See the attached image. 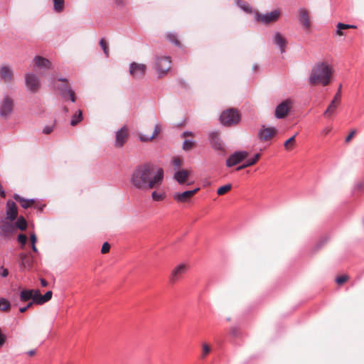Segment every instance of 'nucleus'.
<instances>
[{"instance_id": "obj_1", "label": "nucleus", "mask_w": 364, "mask_h": 364, "mask_svg": "<svg viewBox=\"0 0 364 364\" xmlns=\"http://www.w3.org/2000/svg\"><path fill=\"white\" fill-rule=\"evenodd\" d=\"M164 171L162 168H156L150 164L137 166L130 176L131 185L139 191L158 188L162 183Z\"/></svg>"}, {"instance_id": "obj_2", "label": "nucleus", "mask_w": 364, "mask_h": 364, "mask_svg": "<svg viewBox=\"0 0 364 364\" xmlns=\"http://www.w3.org/2000/svg\"><path fill=\"white\" fill-rule=\"evenodd\" d=\"M332 74L331 68L326 63L316 64L310 73L309 83L311 85L321 84L326 86L329 84Z\"/></svg>"}, {"instance_id": "obj_3", "label": "nucleus", "mask_w": 364, "mask_h": 364, "mask_svg": "<svg viewBox=\"0 0 364 364\" xmlns=\"http://www.w3.org/2000/svg\"><path fill=\"white\" fill-rule=\"evenodd\" d=\"M220 123L225 126L237 124L240 121V115L237 110L233 108L223 111L220 116Z\"/></svg>"}, {"instance_id": "obj_4", "label": "nucleus", "mask_w": 364, "mask_h": 364, "mask_svg": "<svg viewBox=\"0 0 364 364\" xmlns=\"http://www.w3.org/2000/svg\"><path fill=\"white\" fill-rule=\"evenodd\" d=\"M14 100L9 95H5L0 102V116L1 118L7 119L12 114L14 110Z\"/></svg>"}, {"instance_id": "obj_5", "label": "nucleus", "mask_w": 364, "mask_h": 364, "mask_svg": "<svg viewBox=\"0 0 364 364\" xmlns=\"http://www.w3.org/2000/svg\"><path fill=\"white\" fill-rule=\"evenodd\" d=\"M25 84L28 90L32 93L37 92L41 87L39 77L33 73H28L25 75Z\"/></svg>"}, {"instance_id": "obj_6", "label": "nucleus", "mask_w": 364, "mask_h": 364, "mask_svg": "<svg viewBox=\"0 0 364 364\" xmlns=\"http://www.w3.org/2000/svg\"><path fill=\"white\" fill-rule=\"evenodd\" d=\"M188 271V266L185 263L177 264L173 268L169 276V282L175 284L179 281Z\"/></svg>"}, {"instance_id": "obj_7", "label": "nucleus", "mask_w": 364, "mask_h": 364, "mask_svg": "<svg viewBox=\"0 0 364 364\" xmlns=\"http://www.w3.org/2000/svg\"><path fill=\"white\" fill-rule=\"evenodd\" d=\"M155 68L160 76L165 75L171 68L169 57H157L155 60Z\"/></svg>"}, {"instance_id": "obj_8", "label": "nucleus", "mask_w": 364, "mask_h": 364, "mask_svg": "<svg viewBox=\"0 0 364 364\" xmlns=\"http://www.w3.org/2000/svg\"><path fill=\"white\" fill-rule=\"evenodd\" d=\"M146 71V65L133 62L129 65V74L135 79H141Z\"/></svg>"}, {"instance_id": "obj_9", "label": "nucleus", "mask_w": 364, "mask_h": 364, "mask_svg": "<svg viewBox=\"0 0 364 364\" xmlns=\"http://www.w3.org/2000/svg\"><path fill=\"white\" fill-rule=\"evenodd\" d=\"M248 156V153L245 151H237L232 154L226 160V166L232 167L245 160Z\"/></svg>"}, {"instance_id": "obj_10", "label": "nucleus", "mask_w": 364, "mask_h": 364, "mask_svg": "<svg viewBox=\"0 0 364 364\" xmlns=\"http://www.w3.org/2000/svg\"><path fill=\"white\" fill-rule=\"evenodd\" d=\"M279 16L280 11L279 10H274L264 14L257 13L256 19L257 21H262L263 23L267 24L276 21Z\"/></svg>"}, {"instance_id": "obj_11", "label": "nucleus", "mask_w": 364, "mask_h": 364, "mask_svg": "<svg viewBox=\"0 0 364 364\" xmlns=\"http://www.w3.org/2000/svg\"><path fill=\"white\" fill-rule=\"evenodd\" d=\"M16 231V226L8 221L2 220L0 223V235L4 237H9Z\"/></svg>"}, {"instance_id": "obj_12", "label": "nucleus", "mask_w": 364, "mask_h": 364, "mask_svg": "<svg viewBox=\"0 0 364 364\" xmlns=\"http://www.w3.org/2000/svg\"><path fill=\"white\" fill-rule=\"evenodd\" d=\"M128 136V129L126 126H124L116 132L114 146L117 148L122 147L127 141Z\"/></svg>"}, {"instance_id": "obj_13", "label": "nucleus", "mask_w": 364, "mask_h": 364, "mask_svg": "<svg viewBox=\"0 0 364 364\" xmlns=\"http://www.w3.org/2000/svg\"><path fill=\"white\" fill-rule=\"evenodd\" d=\"M209 140L211 144V146L213 149L217 151H223V141L220 136L218 132H211L209 133Z\"/></svg>"}, {"instance_id": "obj_14", "label": "nucleus", "mask_w": 364, "mask_h": 364, "mask_svg": "<svg viewBox=\"0 0 364 364\" xmlns=\"http://www.w3.org/2000/svg\"><path fill=\"white\" fill-rule=\"evenodd\" d=\"M290 110V103L288 100L283 101L279 103L274 112V116L277 119L284 118Z\"/></svg>"}, {"instance_id": "obj_15", "label": "nucleus", "mask_w": 364, "mask_h": 364, "mask_svg": "<svg viewBox=\"0 0 364 364\" xmlns=\"http://www.w3.org/2000/svg\"><path fill=\"white\" fill-rule=\"evenodd\" d=\"M277 132V129L275 127H265L262 126L259 130L258 138L261 141H268L272 136H274Z\"/></svg>"}, {"instance_id": "obj_16", "label": "nucleus", "mask_w": 364, "mask_h": 364, "mask_svg": "<svg viewBox=\"0 0 364 364\" xmlns=\"http://www.w3.org/2000/svg\"><path fill=\"white\" fill-rule=\"evenodd\" d=\"M6 218L11 221H14L18 217V209L16 203L9 200L6 202Z\"/></svg>"}, {"instance_id": "obj_17", "label": "nucleus", "mask_w": 364, "mask_h": 364, "mask_svg": "<svg viewBox=\"0 0 364 364\" xmlns=\"http://www.w3.org/2000/svg\"><path fill=\"white\" fill-rule=\"evenodd\" d=\"M19 267L21 270L29 269L32 267L33 262V256L26 253L19 255Z\"/></svg>"}, {"instance_id": "obj_18", "label": "nucleus", "mask_w": 364, "mask_h": 364, "mask_svg": "<svg viewBox=\"0 0 364 364\" xmlns=\"http://www.w3.org/2000/svg\"><path fill=\"white\" fill-rule=\"evenodd\" d=\"M200 190V188H196L193 190L186 191L183 193H175L173 198L175 200L181 203H184L188 200L195 193Z\"/></svg>"}, {"instance_id": "obj_19", "label": "nucleus", "mask_w": 364, "mask_h": 364, "mask_svg": "<svg viewBox=\"0 0 364 364\" xmlns=\"http://www.w3.org/2000/svg\"><path fill=\"white\" fill-rule=\"evenodd\" d=\"M13 70L8 65L0 67V80L5 83H10L13 80Z\"/></svg>"}, {"instance_id": "obj_20", "label": "nucleus", "mask_w": 364, "mask_h": 364, "mask_svg": "<svg viewBox=\"0 0 364 364\" xmlns=\"http://www.w3.org/2000/svg\"><path fill=\"white\" fill-rule=\"evenodd\" d=\"M59 91L61 97L64 99L69 98L72 102H75L76 101V97L75 95V92L73 89L68 85H63L59 87Z\"/></svg>"}, {"instance_id": "obj_21", "label": "nucleus", "mask_w": 364, "mask_h": 364, "mask_svg": "<svg viewBox=\"0 0 364 364\" xmlns=\"http://www.w3.org/2000/svg\"><path fill=\"white\" fill-rule=\"evenodd\" d=\"M272 41L274 44L279 48L281 53H285L287 41L279 32L274 33Z\"/></svg>"}, {"instance_id": "obj_22", "label": "nucleus", "mask_w": 364, "mask_h": 364, "mask_svg": "<svg viewBox=\"0 0 364 364\" xmlns=\"http://www.w3.org/2000/svg\"><path fill=\"white\" fill-rule=\"evenodd\" d=\"M299 20L300 23L302 25L304 29H309L310 28V20L307 10L304 8H301L298 10Z\"/></svg>"}, {"instance_id": "obj_23", "label": "nucleus", "mask_w": 364, "mask_h": 364, "mask_svg": "<svg viewBox=\"0 0 364 364\" xmlns=\"http://www.w3.org/2000/svg\"><path fill=\"white\" fill-rule=\"evenodd\" d=\"M33 62L36 67L45 70L50 69L51 66V63L48 59L38 55L33 58Z\"/></svg>"}, {"instance_id": "obj_24", "label": "nucleus", "mask_w": 364, "mask_h": 364, "mask_svg": "<svg viewBox=\"0 0 364 364\" xmlns=\"http://www.w3.org/2000/svg\"><path fill=\"white\" fill-rule=\"evenodd\" d=\"M190 175L188 170H179L175 172L173 179L176 180L179 184H183Z\"/></svg>"}, {"instance_id": "obj_25", "label": "nucleus", "mask_w": 364, "mask_h": 364, "mask_svg": "<svg viewBox=\"0 0 364 364\" xmlns=\"http://www.w3.org/2000/svg\"><path fill=\"white\" fill-rule=\"evenodd\" d=\"M14 198L16 200L20 202L21 207L24 209L28 208L35 203V199H33V198L26 199V198L21 197V196H19L18 194H14Z\"/></svg>"}, {"instance_id": "obj_26", "label": "nucleus", "mask_w": 364, "mask_h": 364, "mask_svg": "<svg viewBox=\"0 0 364 364\" xmlns=\"http://www.w3.org/2000/svg\"><path fill=\"white\" fill-rule=\"evenodd\" d=\"M260 158V154H256L252 159H247L243 164L241 166H239L236 170L240 171L243 168H247L249 166H251L257 163V161Z\"/></svg>"}, {"instance_id": "obj_27", "label": "nucleus", "mask_w": 364, "mask_h": 364, "mask_svg": "<svg viewBox=\"0 0 364 364\" xmlns=\"http://www.w3.org/2000/svg\"><path fill=\"white\" fill-rule=\"evenodd\" d=\"M235 3L244 12L247 14L252 13V7L244 0H235Z\"/></svg>"}, {"instance_id": "obj_28", "label": "nucleus", "mask_w": 364, "mask_h": 364, "mask_svg": "<svg viewBox=\"0 0 364 364\" xmlns=\"http://www.w3.org/2000/svg\"><path fill=\"white\" fill-rule=\"evenodd\" d=\"M33 289H23L21 291L20 299L21 301L32 300Z\"/></svg>"}, {"instance_id": "obj_29", "label": "nucleus", "mask_w": 364, "mask_h": 364, "mask_svg": "<svg viewBox=\"0 0 364 364\" xmlns=\"http://www.w3.org/2000/svg\"><path fill=\"white\" fill-rule=\"evenodd\" d=\"M14 225L16 226V230L19 229L24 231L27 228V222L23 216L18 217Z\"/></svg>"}, {"instance_id": "obj_30", "label": "nucleus", "mask_w": 364, "mask_h": 364, "mask_svg": "<svg viewBox=\"0 0 364 364\" xmlns=\"http://www.w3.org/2000/svg\"><path fill=\"white\" fill-rule=\"evenodd\" d=\"M82 112L80 109H78L73 115L71 121H70V125L73 126V127L76 126L82 121Z\"/></svg>"}, {"instance_id": "obj_31", "label": "nucleus", "mask_w": 364, "mask_h": 364, "mask_svg": "<svg viewBox=\"0 0 364 364\" xmlns=\"http://www.w3.org/2000/svg\"><path fill=\"white\" fill-rule=\"evenodd\" d=\"M53 11L55 13H61L64 11L65 0H53Z\"/></svg>"}, {"instance_id": "obj_32", "label": "nucleus", "mask_w": 364, "mask_h": 364, "mask_svg": "<svg viewBox=\"0 0 364 364\" xmlns=\"http://www.w3.org/2000/svg\"><path fill=\"white\" fill-rule=\"evenodd\" d=\"M31 301L33 302V304L40 305L43 304V295L41 294V291L38 289H33L32 301Z\"/></svg>"}, {"instance_id": "obj_33", "label": "nucleus", "mask_w": 364, "mask_h": 364, "mask_svg": "<svg viewBox=\"0 0 364 364\" xmlns=\"http://www.w3.org/2000/svg\"><path fill=\"white\" fill-rule=\"evenodd\" d=\"M166 198V193L165 192H158V191H153L151 193V198L154 201H161L164 200Z\"/></svg>"}, {"instance_id": "obj_34", "label": "nucleus", "mask_w": 364, "mask_h": 364, "mask_svg": "<svg viewBox=\"0 0 364 364\" xmlns=\"http://www.w3.org/2000/svg\"><path fill=\"white\" fill-rule=\"evenodd\" d=\"M11 304L9 301L4 299L0 298V310L3 311H6L10 309Z\"/></svg>"}, {"instance_id": "obj_35", "label": "nucleus", "mask_w": 364, "mask_h": 364, "mask_svg": "<svg viewBox=\"0 0 364 364\" xmlns=\"http://www.w3.org/2000/svg\"><path fill=\"white\" fill-rule=\"evenodd\" d=\"M336 33L338 36H343V33L342 31V30H344V29H346V28H350V25L349 24H345V23H338L336 26Z\"/></svg>"}, {"instance_id": "obj_36", "label": "nucleus", "mask_w": 364, "mask_h": 364, "mask_svg": "<svg viewBox=\"0 0 364 364\" xmlns=\"http://www.w3.org/2000/svg\"><path fill=\"white\" fill-rule=\"evenodd\" d=\"M336 107H337V103H335L334 102L331 101V102L328 105L327 109L325 111L324 115L325 116L331 115L334 112Z\"/></svg>"}, {"instance_id": "obj_37", "label": "nucleus", "mask_w": 364, "mask_h": 364, "mask_svg": "<svg viewBox=\"0 0 364 364\" xmlns=\"http://www.w3.org/2000/svg\"><path fill=\"white\" fill-rule=\"evenodd\" d=\"M166 38L167 39L171 41V43H173L174 45L177 46H180V42L178 40L177 38V36L175 33H168L167 35H166Z\"/></svg>"}, {"instance_id": "obj_38", "label": "nucleus", "mask_w": 364, "mask_h": 364, "mask_svg": "<svg viewBox=\"0 0 364 364\" xmlns=\"http://www.w3.org/2000/svg\"><path fill=\"white\" fill-rule=\"evenodd\" d=\"M231 188H232L231 184H226L225 186H220V188H218L217 190V193L219 196L223 195L225 193H227L228 191H229Z\"/></svg>"}, {"instance_id": "obj_39", "label": "nucleus", "mask_w": 364, "mask_h": 364, "mask_svg": "<svg viewBox=\"0 0 364 364\" xmlns=\"http://www.w3.org/2000/svg\"><path fill=\"white\" fill-rule=\"evenodd\" d=\"M100 46L102 48V49L103 50V52H104L105 56L108 57L109 56V47H108L107 42L105 41L104 38L100 39Z\"/></svg>"}, {"instance_id": "obj_40", "label": "nucleus", "mask_w": 364, "mask_h": 364, "mask_svg": "<svg viewBox=\"0 0 364 364\" xmlns=\"http://www.w3.org/2000/svg\"><path fill=\"white\" fill-rule=\"evenodd\" d=\"M194 145V142L190 139H186L183 143V149L185 151L191 150Z\"/></svg>"}, {"instance_id": "obj_41", "label": "nucleus", "mask_w": 364, "mask_h": 364, "mask_svg": "<svg viewBox=\"0 0 364 364\" xmlns=\"http://www.w3.org/2000/svg\"><path fill=\"white\" fill-rule=\"evenodd\" d=\"M211 350L210 347L207 343L202 344V354L201 358H205Z\"/></svg>"}, {"instance_id": "obj_42", "label": "nucleus", "mask_w": 364, "mask_h": 364, "mask_svg": "<svg viewBox=\"0 0 364 364\" xmlns=\"http://www.w3.org/2000/svg\"><path fill=\"white\" fill-rule=\"evenodd\" d=\"M18 242L23 247L27 242V237L23 234H19L17 237Z\"/></svg>"}, {"instance_id": "obj_43", "label": "nucleus", "mask_w": 364, "mask_h": 364, "mask_svg": "<svg viewBox=\"0 0 364 364\" xmlns=\"http://www.w3.org/2000/svg\"><path fill=\"white\" fill-rule=\"evenodd\" d=\"M171 163L174 166L175 168H177L181 166L182 161L178 157H173L171 161Z\"/></svg>"}, {"instance_id": "obj_44", "label": "nucleus", "mask_w": 364, "mask_h": 364, "mask_svg": "<svg viewBox=\"0 0 364 364\" xmlns=\"http://www.w3.org/2000/svg\"><path fill=\"white\" fill-rule=\"evenodd\" d=\"M161 132V125L159 124H157L155 125L154 128L153 134H151V136H153V139H155L158 134Z\"/></svg>"}, {"instance_id": "obj_45", "label": "nucleus", "mask_w": 364, "mask_h": 364, "mask_svg": "<svg viewBox=\"0 0 364 364\" xmlns=\"http://www.w3.org/2000/svg\"><path fill=\"white\" fill-rule=\"evenodd\" d=\"M139 139L142 142H148V141H151L154 139H153V136H151H151H148V135H146V134H140L139 135Z\"/></svg>"}, {"instance_id": "obj_46", "label": "nucleus", "mask_w": 364, "mask_h": 364, "mask_svg": "<svg viewBox=\"0 0 364 364\" xmlns=\"http://www.w3.org/2000/svg\"><path fill=\"white\" fill-rule=\"evenodd\" d=\"M52 295L53 292L51 291H48L44 295H43V304L50 300Z\"/></svg>"}, {"instance_id": "obj_47", "label": "nucleus", "mask_w": 364, "mask_h": 364, "mask_svg": "<svg viewBox=\"0 0 364 364\" xmlns=\"http://www.w3.org/2000/svg\"><path fill=\"white\" fill-rule=\"evenodd\" d=\"M297 134H295L294 136H292L291 137H290L289 139H287L284 144V146L285 147L286 149H289V144L293 143L295 140V136H296Z\"/></svg>"}, {"instance_id": "obj_48", "label": "nucleus", "mask_w": 364, "mask_h": 364, "mask_svg": "<svg viewBox=\"0 0 364 364\" xmlns=\"http://www.w3.org/2000/svg\"><path fill=\"white\" fill-rule=\"evenodd\" d=\"M109 249H110V245L107 242H105L102 245V247L101 249V252L102 254H105L109 251Z\"/></svg>"}, {"instance_id": "obj_49", "label": "nucleus", "mask_w": 364, "mask_h": 364, "mask_svg": "<svg viewBox=\"0 0 364 364\" xmlns=\"http://www.w3.org/2000/svg\"><path fill=\"white\" fill-rule=\"evenodd\" d=\"M341 85H340L338 92L335 95L332 102H334L335 103H338L341 100Z\"/></svg>"}, {"instance_id": "obj_50", "label": "nucleus", "mask_w": 364, "mask_h": 364, "mask_svg": "<svg viewBox=\"0 0 364 364\" xmlns=\"http://www.w3.org/2000/svg\"><path fill=\"white\" fill-rule=\"evenodd\" d=\"M53 130V126L46 125L43 127V133L45 134H50Z\"/></svg>"}, {"instance_id": "obj_51", "label": "nucleus", "mask_w": 364, "mask_h": 364, "mask_svg": "<svg viewBox=\"0 0 364 364\" xmlns=\"http://www.w3.org/2000/svg\"><path fill=\"white\" fill-rule=\"evenodd\" d=\"M348 279V277L346 275L338 277L336 279L337 284H341L344 283Z\"/></svg>"}, {"instance_id": "obj_52", "label": "nucleus", "mask_w": 364, "mask_h": 364, "mask_svg": "<svg viewBox=\"0 0 364 364\" xmlns=\"http://www.w3.org/2000/svg\"><path fill=\"white\" fill-rule=\"evenodd\" d=\"M6 337L0 328V348L5 344Z\"/></svg>"}, {"instance_id": "obj_53", "label": "nucleus", "mask_w": 364, "mask_h": 364, "mask_svg": "<svg viewBox=\"0 0 364 364\" xmlns=\"http://www.w3.org/2000/svg\"><path fill=\"white\" fill-rule=\"evenodd\" d=\"M9 275V271L3 266L0 267V277H6Z\"/></svg>"}, {"instance_id": "obj_54", "label": "nucleus", "mask_w": 364, "mask_h": 364, "mask_svg": "<svg viewBox=\"0 0 364 364\" xmlns=\"http://www.w3.org/2000/svg\"><path fill=\"white\" fill-rule=\"evenodd\" d=\"M33 302L29 301L26 306H23V307H21V308L19 309V311H20L21 313H24V312H26V311H27L30 307H31V306H32V305H33Z\"/></svg>"}, {"instance_id": "obj_55", "label": "nucleus", "mask_w": 364, "mask_h": 364, "mask_svg": "<svg viewBox=\"0 0 364 364\" xmlns=\"http://www.w3.org/2000/svg\"><path fill=\"white\" fill-rule=\"evenodd\" d=\"M114 1L117 6L122 7L127 4V0H114Z\"/></svg>"}, {"instance_id": "obj_56", "label": "nucleus", "mask_w": 364, "mask_h": 364, "mask_svg": "<svg viewBox=\"0 0 364 364\" xmlns=\"http://www.w3.org/2000/svg\"><path fill=\"white\" fill-rule=\"evenodd\" d=\"M30 240H31V245H36V242L37 241V237H36V235H35V233H31V234Z\"/></svg>"}, {"instance_id": "obj_57", "label": "nucleus", "mask_w": 364, "mask_h": 364, "mask_svg": "<svg viewBox=\"0 0 364 364\" xmlns=\"http://www.w3.org/2000/svg\"><path fill=\"white\" fill-rule=\"evenodd\" d=\"M355 134V130H353L346 138V142H349Z\"/></svg>"}, {"instance_id": "obj_58", "label": "nucleus", "mask_w": 364, "mask_h": 364, "mask_svg": "<svg viewBox=\"0 0 364 364\" xmlns=\"http://www.w3.org/2000/svg\"><path fill=\"white\" fill-rule=\"evenodd\" d=\"M192 135H193L192 132L186 131L182 133L181 137H186L188 136H192Z\"/></svg>"}, {"instance_id": "obj_59", "label": "nucleus", "mask_w": 364, "mask_h": 364, "mask_svg": "<svg viewBox=\"0 0 364 364\" xmlns=\"http://www.w3.org/2000/svg\"><path fill=\"white\" fill-rule=\"evenodd\" d=\"M40 281H41V284L42 287H47L48 286V282L46 279L41 278L40 279Z\"/></svg>"}, {"instance_id": "obj_60", "label": "nucleus", "mask_w": 364, "mask_h": 364, "mask_svg": "<svg viewBox=\"0 0 364 364\" xmlns=\"http://www.w3.org/2000/svg\"><path fill=\"white\" fill-rule=\"evenodd\" d=\"M36 350L33 349V350H28V352H26V353L30 355V356H33L36 354Z\"/></svg>"}, {"instance_id": "obj_61", "label": "nucleus", "mask_w": 364, "mask_h": 364, "mask_svg": "<svg viewBox=\"0 0 364 364\" xmlns=\"http://www.w3.org/2000/svg\"><path fill=\"white\" fill-rule=\"evenodd\" d=\"M0 196L2 198H4L6 196V193L2 187L0 189Z\"/></svg>"}, {"instance_id": "obj_62", "label": "nucleus", "mask_w": 364, "mask_h": 364, "mask_svg": "<svg viewBox=\"0 0 364 364\" xmlns=\"http://www.w3.org/2000/svg\"><path fill=\"white\" fill-rule=\"evenodd\" d=\"M331 131V129L329 128H325L323 130V134H325V135H327Z\"/></svg>"}, {"instance_id": "obj_63", "label": "nucleus", "mask_w": 364, "mask_h": 364, "mask_svg": "<svg viewBox=\"0 0 364 364\" xmlns=\"http://www.w3.org/2000/svg\"><path fill=\"white\" fill-rule=\"evenodd\" d=\"M326 240L325 239L323 240L320 241L317 245V247L320 248L324 244V242H326Z\"/></svg>"}, {"instance_id": "obj_64", "label": "nucleus", "mask_w": 364, "mask_h": 364, "mask_svg": "<svg viewBox=\"0 0 364 364\" xmlns=\"http://www.w3.org/2000/svg\"><path fill=\"white\" fill-rule=\"evenodd\" d=\"M31 248H32V250L34 252H38V249L36 246V245H31Z\"/></svg>"}]
</instances>
